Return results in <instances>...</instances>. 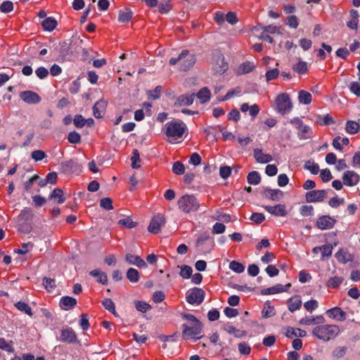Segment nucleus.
Returning a JSON list of instances; mask_svg holds the SVG:
<instances>
[{
  "instance_id": "nucleus-1",
  "label": "nucleus",
  "mask_w": 360,
  "mask_h": 360,
  "mask_svg": "<svg viewBox=\"0 0 360 360\" xmlns=\"http://www.w3.org/2000/svg\"><path fill=\"white\" fill-rule=\"evenodd\" d=\"M196 58L188 50H184L177 58H172L169 60L171 65L178 64V68L181 71H187L191 69L195 63Z\"/></svg>"
},
{
  "instance_id": "nucleus-2",
  "label": "nucleus",
  "mask_w": 360,
  "mask_h": 360,
  "mask_svg": "<svg viewBox=\"0 0 360 360\" xmlns=\"http://www.w3.org/2000/svg\"><path fill=\"white\" fill-rule=\"evenodd\" d=\"M178 208L185 214L196 212L199 210L200 202L194 195L185 194L177 201Z\"/></svg>"
},
{
  "instance_id": "nucleus-3",
  "label": "nucleus",
  "mask_w": 360,
  "mask_h": 360,
  "mask_svg": "<svg viewBox=\"0 0 360 360\" xmlns=\"http://www.w3.org/2000/svg\"><path fill=\"white\" fill-rule=\"evenodd\" d=\"M339 333L340 328L336 325H320L312 330L314 337L325 342L334 339Z\"/></svg>"
},
{
  "instance_id": "nucleus-4",
  "label": "nucleus",
  "mask_w": 360,
  "mask_h": 360,
  "mask_svg": "<svg viewBox=\"0 0 360 360\" xmlns=\"http://www.w3.org/2000/svg\"><path fill=\"white\" fill-rule=\"evenodd\" d=\"M186 125L182 121H170L165 124V134L168 137L181 138L186 130Z\"/></svg>"
},
{
  "instance_id": "nucleus-5",
  "label": "nucleus",
  "mask_w": 360,
  "mask_h": 360,
  "mask_svg": "<svg viewBox=\"0 0 360 360\" xmlns=\"http://www.w3.org/2000/svg\"><path fill=\"white\" fill-rule=\"evenodd\" d=\"M182 328V336L185 340L189 338H193L195 341L201 338L202 336H198L200 335L202 332V323L201 322L196 323L187 324L184 323L181 326Z\"/></svg>"
},
{
  "instance_id": "nucleus-6",
  "label": "nucleus",
  "mask_w": 360,
  "mask_h": 360,
  "mask_svg": "<svg viewBox=\"0 0 360 360\" xmlns=\"http://www.w3.org/2000/svg\"><path fill=\"white\" fill-rule=\"evenodd\" d=\"M275 102L276 109L279 113L285 115L292 110V103L287 93H282L278 95Z\"/></svg>"
},
{
  "instance_id": "nucleus-7",
  "label": "nucleus",
  "mask_w": 360,
  "mask_h": 360,
  "mask_svg": "<svg viewBox=\"0 0 360 360\" xmlns=\"http://www.w3.org/2000/svg\"><path fill=\"white\" fill-rule=\"evenodd\" d=\"M205 296V292L202 288H193L186 293V300L191 304H200Z\"/></svg>"
},
{
  "instance_id": "nucleus-8",
  "label": "nucleus",
  "mask_w": 360,
  "mask_h": 360,
  "mask_svg": "<svg viewBox=\"0 0 360 360\" xmlns=\"http://www.w3.org/2000/svg\"><path fill=\"white\" fill-rule=\"evenodd\" d=\"M228 66V63L225 61V58L221 53L214 56L212 66L214 75H223L227 70Z\"/></svg>"
},
{
  "instance_id": "nucleus-9",
  "label": "nucleus",
  "mask_w": 360,
  "mask_h": 360,
  "mask_svg": "<svg viewBox=\"0 0 360 360\" xmlns=\"http://www.w3.org/2000/svg\"><path fill=\"white\" fill-rule=\"evenodd\" d=\"M166 220L164 215L158 214L152 218L148 226V230L152 233L157 234L160 232L161 226H164Z\"/></svg>"
},
{
  "instance_id": "nucleus-10",
  "label": "nucleus",
  "mask_w": 360,
  "mask_h": 360,
  "mask_svg": "<svg viewBox=\"0 0 360 360\" xmlns=\"http://www.w3.org/2000/svg\"><path fill=\"white\" fill-rule=\"evenodd\" d=\"M78 39H72V40H65L63 41H60L59 43V53L60 56L64 58L69 54H72L74 51H75V49L73 48V46L77 43Z\"/></svg>"
},
{
  "instance_id": "nucleus-11",
  "label": "nucleus",
  "mask_w": 360,
  "mask_h": 360,
  "mask_svg": "<svg viewBox=\"0 0 360 360\" xmlns=\"http://www.w3.org/2000/svg\"><path fill=\"white\" fill-rule=\"evenodd\" d=\"M59 340L68 344L76 343L78 341L75 332L72 328L69 327L61 330Z\"/></svg>"
},
{
  "instance_id": "nucleus-12",
  "label": "nucleus",
  "mask_w": 360,
  "mask_h": 360,
  "mask_svg": "<svg viewBox=\"0 0 360 360\" xmlns=\"http://www.w3.org/2000/svg\"><path fill=\"white\" fill-rule=\"evenodd\" d=\"M326 190H313L306 193L305 199L307 202H322L326 198Z\"/></svg>"
},
{
  "instance_id": "nucleus-13",
  "label": "nucleus",
  "mask_w": 360,
  "mask_h": 360,
  "mask_svg": "<svg viewBox=\"0 0 360 360\" xmlns=\"http://www.w3.org/2000/svg\"><path fill=\"white\" fill-rule=\"evenodd\" d=\"M262 195L269 200H271L273 201H279L283 197V192L278 189H271L270 188H264L261 191Z\"/></svg>"
},
{
  "instance_id": "nucleus-14",
  "label": "nucleus",
  "mask_w": 360,
  "mask_h": 360,
  "mask_svg": "<svg viewBox=\"0 0 360 360\" xmlns=\"http://www.w3.org/2000/svg\"><path fill=\"white\" fill-rule=\"evenodd\" d=\"M61 169L65 173H78L81 172L82 166L74 159H70L60 164Z\"/></svg>"
},
{
  "instance_id": "nucleus-15",
  "label": "nucleus",
  "mask_w": 360,
  "mask_h": 360,
  "mask_svg": "<svg viewBox=\"0 0 360 360\" xmlns=\"http://www.w3.org/2000/svg\"><path fill=\"white\" fill-rule=\"evenodd\" d=\"M336 223V220L328 215H323L318 218L316 226L321 230L332 229Z\"/></svg>"
},
{
  "instance_id": "nucleus-16",
  "label": "nucleus",
  "mask_w": 360,
  "mask_h": 360,
  "mask_svg": "<svg viewBox=\"0 0 360 360\" xmlns=\"http://www.w3.org/2000/svg\"><path fill=\"white\" fill-rule=\"evenodd\" d=\"M342 180L345 186H353L359 182L360 176L354 171L347 170L344 173Z\"/></svg>"
},
{
  "instance_id": "nucleus-17",
  "label": "nucleus",
  "mask_w": 360,
  "mask_h": 360,
  "mask_svg": "<svg viewBox=\"0 0 360 360\" xmlns=\"http://www.w3.org/2000/svg\"><path fill=\"white\" fill-rule=\"evenodd\" d=\"M264 210L276 217H285L288 214L286 206L284 204H278L274 206L265 205Z\"/></svg>"
},
{
  "instance_id": "nucleus-18",
  "label": "nucleus",
  "mask_w": 360,
  "mask_h": 360,
  "mask_svg": "<svg viewBox=\"0 0 360 360\" xmlns=\"http://www.w3.org/2000/svg\"><path fill=\"white\" fill-rule=\"evenodd\" d=\"M20 98L26 103L37 104L41 101L38 94L32 91H24L20 94Z\"/></svg>"
},
{
  "instance_id": "nucleus-19",
  "label": "nucleus",
  "mask_w": 360,
  "mask_h": 360,
  "mask_svg": "<svg viewBox=\"0 0 360 360\" xmlns=\"http://www.w3.org/2000/svg\"><path fill=\"white\" fill-rule=\"evenodd\" d=\"M291 284L290 283L286 284L285 285H283L282 284H277L272 287L262 289L261 290V294L264 295H267L286 292L288 290Z\"/></svg>"
},
{
  "instance_id": "nucleus-20",
  "label": "nucleus",
  "mask_w": 360,
  "mask_h": 360,
  "mask_svg": "<svg viewBox=\"0 0 360 360\" xmlns=\"http://www.w3.org/2000/svg\"><path fill=\"white\" fill-rule=\"evenodd\" d=\"M125 260L129 264L135 265L140 269H146L147 267L146 262L138 255L127 254Z\"/></svg>"
},
{
  "instance_id": "nucleus-21",
  "label": "nucleus",
  "mask_w": 360,
  "mask_h": 360,
  "mask_svg": "<svg viewBox=\"0 0 360 360\" xmlns=\"http://www.w3.org/2000/svg\"><path fill=\"white\" fill-rule=\"evenodd\" d=\"M328 316L333 319L343 321L346 319V312L341 308L335 307L326 311Z\"/></svg>"
},
{
  "instance_id": "nucleus-22",
  "label": "nucleus",
  "mask_w": 360,
  "mask_h": 360,
  "mask_svg": "<svg viewBox=\"0 0 360 360\" xmlns=\"http://www.w3.org/2000/svg\"><path fill=\"white\" fill-rule=\"evenodd\" d=\"M253 156L255 160L261 164L269 163L272 161L273 158L271 155L263 153L262 149L255 148L253 150Z\"/></svg>"
},
{
  "instance_id": "nucleus-23",
  "label": "nucleus",
  "mask_w": 360,
  "mask_h": 360,
  "mask_svg": "<svg viewBox=\"0 0 360 360\" xmlns=\"http://www.w3.org/2000/svg\"><path fill=\"white\" fill-rule=\"evenodd\" d=\"M194 98L195 94L181 95L176 98L174 105L176 107H181L182 105L189 106L193 104Z\"/></svg>"
},
{
  "instance_id": "nucleus-24",
  "label": "nucleus",
  "mask_w": 360,
  "mask_h": 360,
  "mask_svg": "<svg viewBox=\"0 0 360 360\" xmlns=\"http://www.w3.org/2000/svg\"><path fill=\"white\" fill-rule=\"evenodd\" d=\"M59 304L62 309L68 311L76 306L77 300L70 296H63L60 298Z\"/></svg>"
},
{
  "instance_id": "nucleus-25",
  "label": "nucleus",
  "mask_w": 360,
  "mask_h": 360,
  "mask_svg": "<svg viewBox=\"0 0 360 360\" xmlns=\"http://www.w3.org/2000/svg\"><path fill=\"white\" fill-rule=\"evenodd\" d=\"M287 305L288 310L293 313L301 308L302 300L298 295L292 296L288 300Z\"/></svg>"
},
{
  "instance_id": "nucleus-26",
  "label": "nucleus",
  "mask_w": 360,
  "mask_h": 360,
  "mask_svg": "<svg viewBox=\"0 0 360 360\" xmlns=\"http://www.w3.org/2000/svg\"><path fill=\"white\" fill-rule=\"evenodd\" d=\"M106 106L107 103L104 100H100L96 102L93 107L94 116L96 118L102 117L105 113Z\"/></svg>"
},
{
  "instance_id": "nucleus-27",
  "label": "nucleus",
  "mask_w": 360,
  "mask_h": 360,
  "mask_svg": "<svg viewBox=\"0 0 360 360\" xmlns=\"http://www.w3.org/2000/svg\"><path fill=\"white\" fill-rule=\"evenodd\" d=\"M351 19L347 22V26L352 30H356L358 29L359 15L356 10L352 9L349 11Z\"/></svg>"
},
{
  "instance_id": "nucleus-28",
  "label": "nucleus",
  "mask_w": 360,
  "mask_h": 360,
  "mask_svg": "<svg viewBox=\"0 0 360 360\" xmlns=\"http://www.w3.org/2000/svg\"><path fill=\"white\" fill-rule=\"evenodd\" d=\"M295 127L299 131L298 136L300 139H307L311 138L312 131L308 125H304L302 122L300 125L296 126Z\"/></svg>"
},
{
  "instance_id": "nucleus-29",
  "label": "nucleus",
  "mask_w": 360,
  "mask_h": 360,
  "mask_svg": "<svg viewBox=\"0 0 360 360\" xmlns=\"http://www.w3.org/2000/svg\"><path fill=\"white\" fill-rule=\"evenodd\" d=\"M89 274L97 278V281L103 285L108 284V276L106 273L101 271L99 269H96L89 272Z\"/></svg>"
},
{
  "instance_id": "nucleus-30",
  "label": "nucleus",
  "mask_w": 360,
  "mask_h": 360,
  "mask_svg": "<svg viewBox=\"0 0 360 360\" xmlns=\"http://www.w3.org/2000/svg\"><path fill=\"white\" fill-rule=\"evenodd\" d=\"M57 25V20L53 17L46 18L41 22L43 29L49 32L53 31L56 27Z\"/></svg>"
},
{
  "instance_id": "nucleus-31",
  "label": "nucleus",
  "mask_w": 360,
  "mask_h": 360,
  "mask_svg": "<svg viewBox=\"0 0 360 360\" xmlns=\"http://www.w3.org/2000/svg\"><path fill=\"white\" fill-rule=\"evenodd\" d=\"M133 14L131 9L125 8L120 11L117 20L120 22L127 23L131 19Z\"/></svg>"
},
{
  "instance_id": "nucleus-32",
  "label": "nucleus",
  "mask_w": 360,
  "mask_h": 360,
  "mask_svg": "<svg viewBox=\"0 0 360 360\" xmlns=\"http://www.w3.org/2000/svg\"><path fill=\"white\" fill-rule=\"evenodd\" d=\"M33 218V212L31 208L25 207L21 210L20 214L18 216V221L22 222H28Z\"/></svg>"
},
{
  "instance_id": "nucleus-33",
  "label": "nucleus",
  "mask_w": 360,
  "mask_h": 360,
  "mask_svg": "<svg viewBox=\"0 0 360 360\" xmlns=\"http://www.w3.org/2000/svg\"><path fill=\"white\" fill-rule=\"evenodd\" d=\"M195 96H196L202 103H205L210 100L211 92L207 87H203L195 94Z\"/></svg>"
},
{
  "instance_id": "nucleus-34",
  "label": "nucleus",
  "mask_w": 360,
  "mask_h": 360,
  "mask_svg": "<svg viewBox=\"0 0 360 360\" xmlns=\"http://www.w3.org/2000/svg\"><path fill=\"white\" fill-rule=\"evenodd\" d=\"M211 241V246L213 245L214 242L212 240L210 233L208 232H204L199 236L195 242V247L202 248L206 245L207 242Z\"/></svg>"
},
{
  "instance_id": "nucleus-35",
  "label": "nucleus",
  "mask_w": 360,
  "mask_h": 360,
  "mask_svg": "<svg viewBox=\"0 0 360 360\" xmlns=\"http://www.w3.org/2000/svg\"><path fill=\"white\" fill-rule=\"evenodd\" d=\"M345 130L349 134H355L359 131L360 125L355 121L348 120L346 122Z\"/></svg>"
},
{
  "instance_id": "nucleus-36",
  "label": "nucleus",
  "mask_w": 360,
  "mask_h": 360,
  "mask_svg": "<svg viewBox=\"0 0 360 360\" xmlns=\"http://www.w3.org/2000/svg\"><path fill=\"white\" fill-rule=\"evenodd\" d=\"M255 68V65L252 62H245L241 63L238 68V74L243 75L252 72Z\"/></svg>"
},
{
  "instance_id": "nucleus-37",
  "label": "nucleus",
  "mask_w": 360,
  "mask_h": 360,
  "mask_svg": "<svg viewBox=\"0 0 360 360\" xmlns=\"http://www.w3.org/2000/svg\"><path fill=\"white\" fill-rule=\"evenodd\" d=\"M298 101L300 103L309 105L311 103L312 96L309 92L301 90L298 94Z\"/></svg>"
},
{
  "instance_id": "nucleus-38",
  "label": "nucleus",
  "mask_w": 360,
  "mask_h": 360,
  "mask_svg": "<svg viewBox=\"0 0 360 360\" xmlns=\"http://www.w3.org/2000/svg\"><path fill=\"white\" fill-rule=\"evenodd\" d=\"M316 122L321 126H328L335 123V120L329 114L324 115L323 116L319 115L316 117Z\"/></svg>"
},
{
  "instance_id": "nucleus-39",
  "label": "nucleus",
  "mask_w": 360,
  "mask_h": 360,
  "mask_svg": "<svg viewBox=\"0 0 360 360\" xmlns=\"http://www.w3.org/2000/svg\"><path fill=\"white\" fill-rule=\"evenodd\" d=\"M335 257L342 264H346L352 260V255L342 249L335 253Z\"/></svg>"
},
{
  "instance_id": "nucleus-40",
  "label": "nucleus",
  "mask_w": 360,
  "mask_h": 360,
  "mask_svg": "<svg viewBox=\"0 0 360 360\" xmlns=\"http://www.w3.org/2000/svg\"><path fill=\"white\" fill-rule=\"evenodd\" d=\"M292 69L294 72L300 75H304L308 70L307 63L304 61L300 60L298 63L294 64L292 67Z\"/></svg>"
},
{
  "instance_id": "nucleus-41",
  "label": "nucleus",
  "mask_w": 360,
  "mask_h": 360,
  "mask_svg": "<svg viewBox=\"0 0 360 360\" xmlns=\"http://www.w3.org/2000/svg\"><path fill=\"white\" fill-rule=\"evenodd\" d=\"M254 30L257 32H259V31H263L264 32L268 34H275L278 32V28L276 26V25H267V26H263L262 25H258L257 26H256Z\"/></svg>"
},
{
  "instance_id": "nucleus-42",
  "label": "nucleus",
  "mask_w": 360,
  "mask_h": 360,
  "mask_svg": "<svg viewBox=\"0 0 360 360\" xmlns=\"http://www.w3.org/2000/svg\"><path fill=\"white\" fill-rule=\"evenodd\" d=\"M14 305L19 311L24 312L30 316L33 315L31 307L26 302L23 301H19L15 303Z\"/></svg>"
},
{
  "instance_id": "nucleus-43",
  "label": "nucleus",
  "mask_w": 360,
  "mask_h": 360,
  "mask_svg": "<svg viewBox=\"0 0 360 360\" xmlns=\"http://www.w3.org/2000/svg\"><path fill=\"white\" fill-rule=\"evenodd\" d=\"M49 198H58V202L59 204H62L65 201V198L64 197L63 191L62 189L59 188H56L53 189L52 193L49 195Z\"/></svg>"
},
{
  "instance_id": "nucleus-44",
  "label": "nucleus",
  "mask_w": 360,
  "mask_h": 360,
  "mask_svg": "<svg viewBox=\"0 0 360 360\" xmlns=\"http://www.w3.org/2000/svg\"><path fill=\"white\" fill-rule=\"evenodd\" d=\"M247 180L249 184L257 185L261 181V176L258 172L252 171L248 174Z\"/></svg>"
},
{
  "instance_id": "nucleus-45",
  "label": "nucleus",
  "mask_w": 360,
  "mask_h": 360,
  "mask_svg": "<svg viewBox=\"0 0 360 360\" xmlns=\"http://www.w3.org/2000/svg\"><path fill=\"white\" fill-rule=\"evenodd\" d=\"M134 305L136 309L141 313H146L152 309L151 305L144 301H135Z\"/></svg>"
},
{
  "instance_id": "nucleus-46",
  "label": "nucleus",
  "mask_w": 360,
  "mask_h": 360,
  "mask_svg": "<svg viewBox=\"0 0 360 360\" xmlns=\"http://www.w3.org/2000/svg\"><path fill=\"white\" fill-rule=\"evenodd\" d=\"M127 278L131 283H137L139 280V272L137 269L129 268L127 271Z\"/></svg>"
},
{
  "instance_id": "nucleus-47",
  "label": "nucleus",
  "mask_w": 360,
  "mask_h": 360,
  "mask_svg": "<svg viewBox=\"0 0 360 360\" xmlns=\"http://www.w3.org/2000/svg\"><path fill=\"white\" fill-rule=\"evenodd\" d=\"M344 278L340 276L331 277L327 282V287L332 288H338L343 282Z\"/></svg>"
},
{
  "instance_id": "nucleus-48",
  "label": "nucleus",
  "mask_w": 360,
  "mask_h": 360,
  "mask_svg": "<svg viewBox=\"0 0 360 360\" xmlns=\"http://www.w3.org/2000/svg\"><path fill=\"white\" fill-rule=\"evenodd\" d=\"M305 169L309 170L312 174H317L319 172V166L313 160H308L304 165Z\"/></svg>"
},
{
  "instance_id": "nucleus-49",
  "label": "nucleus",
  "mask_w": 360,
  "mask_h": 360,
  "mask_svg": "<svg viewBox=\"0 0 360 360\" xmlns=\"http://www.w3.org/2000/svg\"><path fill=\"white\" fill-rule=\"evenodd\" d=\"M117 224L120 226H124L128 229L134 228L137 225V222L134 221L130 217L120 219Z\"/></svg>"
},
{
  "instance_id": "nucleus-50",
  "label": "nucleus",
  "mask_w": 360,
  "mask_h": 360,
  "mask_svg": "<svg viewBox=\"0 0 360 360\" xmlns=\"http://www.w3.org/2000/svg\"><path fill=\"white\" fill-rule=\"evenodd\" d=\"M102 304L108 311L116 316L115 306L112 300L110 298H105L102 301Z\"/></svg>"
},
{
  "instance_id": "nucleus-51",
  "label": "nucleus",
  "mask_w": 360,
  "mask_h": 360,
  "mask_svg": "<svg viewBox=\"0 0 360 360\" xmlns=\"http://www.w3.org/2000/svg\"><path fill=\"white\" fill-rule=\"evenodd\" d=\"M172 172L176 175L184 174L185 172L184 165L180 161L174 162L172 165Z\"/></svg>"
},
{
  "instance_id": "nucleus-52",
  "label": "nucleus",
  "mask_w": 360,
  "mask_h": 360,
  "mask_svg": "<svg viewBox=\"0 0 360 360\" xmlns=\"http://www.w3.org/2000/svg\"><path fill=\"white\" fill-rule=\"evenodd\" d=\"M280 74L279 70L276 68L269 69L265 74L266 82H270L276 79Z\"/></svg>"
},
{
  "instance_id": "nucleus-53",
  "label": "nucleus",
  "mask_w": 360,
  "mask_h": 360,
  "mask_svg": "<svg viewBox=\"0 0 360 360\" xmlns=\"http://www.w3.org/2000/svg\"><path fill=\"white\" fill-rule=\"evenodd\" d=\"M229 269L236 273L240 274L244 271L245 266L238 262L232 261L229 264Z\"/></svg>"
},
{
  "instance_id": "nucleus-54",
  "label": "nucleus",
  "mask_w": 360,
  "mask_h": 360,
  "mask_svg": "<svg viewBox=\"0 0 360 360\" xmlns=\"http://www.w3.org/2000/svg\"><path fill=\"white\" fill-rule=\"evenodd\" d=\"M158 11L161 14H166L172 9L170 0H167L165 2L158 4Z\"/></svg>"
},
{
  "instance_id": "nucleus-55",
  "label": "nucleus",
  "mask_w": 360,
  "mask_h": 360,
  "mask_svg": "<svg viewBox=\"0 0 360 360\" xmlns=\"http://www.w3.org/2000/svg\"><path fill=\"white\" fill-rule=\"evenodd\" d=\"M12 342L11 341L10 343L7 342L6 340L3 338H0V349L2 350H5L7 352L13 353L15 351L14 347L12 345Z\"/></svg>"
},
{
  "instance_id": "nucleus-56",
  "label": "nucleus",
  "mask_w": 360,
  "mask_h": 360,
  "mask_svg": "<svg viewBox=\"0 0 360 360\" xmlns=\"http://www.w3.org/2000/svg\"><path fill=\"white\" fill-rule=\"evenodd\" d=\"M224 329L229 333V334H233L235 337L236 338H241L243 335H244L245 332L241 331L237 328H236L233 326H226L224 328Z\"/></svg>"
},
{
  "instance_id": "nucleus-57",
  "label": "nucleus",
  "mask_w": 360,
  "mask_h": 360,
  "mask_svg": "<svg viewBox=\"0 0 360 360\" xmlns=\"http://www.w3.org/2000/svg\"><path fill=\"white\" fill-rule=\"evenodd\" d=\"M193 269L188 265H183L181 266L180 276L186 279L190 278L192 276Z\"/></svg>"
},
{
  "instance_id": "nucleus-58",
  "label": "nucleus",
  "mask_w": 360,
  "mask_h": 360,
  "mask_svg": "<svg viewBox=\"0 0 360 360\" xmlns=\"http://www.w3.org/2000/svg\"><path fill=\"white\" fill-rule=\"evenodd\" d=\"M43 285L46 290L51 292L56 288V281L51 278L44 277L43 278Z\"/></svg>"
},
{
  "instance_id": "nucleus-59",
  "label": "nucleus",
  "mask_w": 360,
  "mask_h": 360,
  "mask_svg": "<svg viewBox=\"0 0 360 360\" xmlns=\"http://www.w3.org/2000/svg\"><path fill=\"white\" fill-rule=\"evenodd\" d=\"M13 4L11 1H5L0 5V10L2 13H8L13 10Z\"/></svg>"
},
{
  "instance_id": "nucleus-60",
  "label": "nucleus",
  "mask_w": 360,
  "mask_h": 360,
  "mask_svg": "<svg viewBox=\"0 0 360 360\" xmlns=\"http://www.w3.org/2000/svg\"><path fill=\"white\" fill-rule=\"evenodd\" d=\"M162 92V86H157L153 90L148 91V96L149 99H158L160 97Z\"/></svg>"
},
{
  "instance_id": "nucleus-61",
  "label": "nucleus",
  "mask_w": 360,
  "mask_h": 360,
  "mask_svg": "<svg viewBox=\"0 0 360 360\" xmlns=\"http://www.w3.org/2000/svg\"><path fill=\"white\" fill-rule=\"evenodd\" d=\"M68 140L71 143H79L81 142V136L79 133L73 131L68 134Z\"/></svg>"
},
{
  "instance_id": "nucleus-62",
  "label": "nucleus",
  "mask_w": 360,
  "mask_h": 360,
  "mask_svg": "<svg viewBox=\"0 0 360 360\" xmlns=\"http://www.w3.org/2000/svg\"><path fill=\"white\" fill-rule=\"evenodd\" d=\"M300 214L303 217H311L314 215V207L312 205H302L300 207Z\"/></svg>"
},
{
  "instance_id": "nucleus-63",
  "label": "nucleus",
  "mask_w": 360,
  "mask_h": 360,
  "mask_svg": "<svg viewBox=\"0 0 360 360\" xmlns=\"http://www.w3.org/2000/svg\"><path fill=\"white\" fill-rule=\"evenodd\" d=\"M100 205L105 210L113 209L112 201L110 198H103L100 200Z\"/></svg>"
},
{
  "instance_id": "nucleus-64",
  "label": "nucleus",
  "mask_w": 360,
  "mask_h": 360,
  "mask_svg": "<svg viewBox=\"0 0 360 360\" xmlns=\"http://www.w3.org/2000/svg\"><path fill=\"white\" fill-rule=\"evenodd\" d=\"M46 157L45 152L41 150H36L32 152L31 158L36 162L41 161Z\"/></svg>"
}]
</instances>
